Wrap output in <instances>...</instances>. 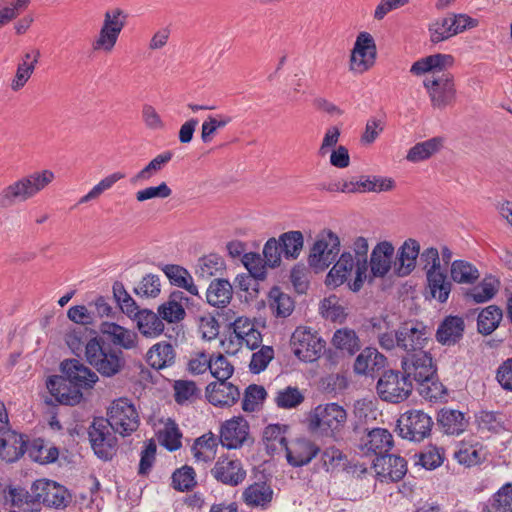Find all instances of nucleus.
I'll return each instance as SVG.
<instances>
[{
    "label": "nucleus",
    "mask_w": 512,
    "mask_h": 512,
    "mask_svg": "<svg viewBox=\"0 0 512 512\" xmlns=\"http://www.w3.org/2000/svg\"><path fill=\"white\" fill-rule=\"evenodd\" d=\"M172 485L174 489L184 492L196 485L195 471L190 466H183L172 474Z\"/></svg>",
    "instance_id": "338daca9"
},
{
    "label": "nucleus",
    "mask_w": 512,
    "mask_h": 512,
    "mask_svg": "<svg viewBox=\"0 0 512 512\" xmlns=\"http://www.w3.org/2000/svg\"><path fill=\"white\" fill-rule=\"evenodd\" d=\"M400 367L416 385L432 380L438 370L437 360L432 354H401Z\"/></svg>",
    "instance_id": "1a4fd4ad"
},
{
    "label": "nucleus",
    "mask_w": 512,
    "mask_h": 512,
    "mask_svg": "<svg viewBox=\"0 0 512 512\" xmlns=\"http://www.w3.org/2000/svg\"><path fill=\"white\" fill-rule=\"evenodd\" d=\"M356 268V263L351 253L344 252L338 261L334 264L326 277L327 285L338 287L347 281L352 269Z\"/></svg>",
    "instance_id": "f704fd0d"
},
{
    "label": "nucleus",
    "mask_w": 512,
    "mask_h": 512,
    "mask_svg": "<svg viewBox=\"0 0 512 512\" xmlns=\"http://www.w3.org/2000/svg\"><path fill=\"white\" fill-rule=\"evenodd\" d=\"M287 427L280 424H270L265 427L262 441L269 454L285 451L288 443L286 438Z\"/></svg>",
    "instance_id": "72a5a7b5"
},
{
    "label": "nucleus",
    "mask_w": 512,
    "mask_h": 512,
    "mask_svg": "<svg viewBox=\"0 0 512 512\" xmlns=\"http://www.w3.org/2000/svg\"><path fill=\"white\" fill-rule=\"evenodd\" d=\"M426 277L431 296L441 303L446 302L452 287L447 275L443 271L439 270L427 273Z\"/></svg>",
    "instance_id": "79ce46f5"
},
{
    "label": "nucleus",
    "mask_w": 512,
    "mask_h": 512,
    "mask_svg": "<svg viewBox=\"0 0 512 512\" xmlns=\"http://www.w3.org/2000/svg\"><path fill=\"white\" fill-rule=\"evenodd\" d=\"M374 469L381 481H400L407 472V463L404 458L396 455H383L376 457Z\"/></svg>",
    "instance_id": "412c9836"
},
{
    "label": "nucleus",
    "mask_w": 512,
    "mask_h": 512,
    "mask_svg": "<svg viewBox=\"0 0 512 512\" xmlns=\"http://www.w3.org/2000/svg\"><path fill=\"white\" fill-rule=\"evenodd\" d=\"M210 374L219 381H228L234 373V366L226 359L223 354H217L210 357Z\"/></svg>",
    "instance_id": "e2e57ef3"
},
{
    "label": "nucleus",
    "mask_w": 512,
    "mask_h": 512,
    "mask_svg": "<svg viewBox=\"0 0 512 512\" xmlns=\"http://www.w3.org/2000/svg\"><path fill=\"white\" fill-rule=\"evenodd\" d=\"M377 46L373 36L366 31L360 32L355 39L348 59V70L360 76L370 71L376 64Z\"/></svg>",
    "instance_id": "0eeeda50"
},
{
    "label": "nucleus",
    "mask_w": 512,
    "mask_h": 512,
    "mask_svg": "<svg viewBox=\"0 0 512 512\" xmlns=\"http://www.w3.org/2000/svg\"><path fill=\"white\" fill-rule=\"evenodd\" d=\"M369 250L368 241L366 238L360 236L353 242V251L356 254V270L355 278L353 281L348 282L350 290L358 292L368 277L367 253Z\"/></svg>",
    "instance_id": "bb28decb"
},
{
    "label": "nucleus",
    "mask_w": 512,
    "mask_h": 512,
    "mask_svg": "<svg viewBox=\"0 0 512 512\" xmlns=\"http://www.w3.org/2000/svg\"><path fill=\"white\" fill-rule=\"evenodd\" d=\"M419 394L426 400L438 401L447 394L445 386L439 381L438 374L432 380L417 384Z\"/></svg>",
    "instance_id": "69168bd1"
},
{
    "label": "nucleus",
    "mask_w": 512,
    "mask_h": 512,
    "mask_svg": "<svg viewBox=\"0 0 512 512\" xmlns=\"http://www.w3.org/2000/svg\"><path fill=\"white\" fill-rule=\"evenodd\" d=\"M88 361L96 370L104 376H113L124 365V360L119 354H89Z\"/></svg>",
    "instance_id": "ea45409f"
},
{
    "label": "nucleus",
    "mask_w": 512,
    "mask_h": 512,
    "mask_svg": "<svg viewBox=\"0 0 512 512\" xmlns=\"http://www.w3.org/2000/svg\"><path fill=\"white\" fill-rule=\"evenodd\" d=\"M423 87L434 110L444 111L452 107L457 100L455 78L451 73L426 77L423 80Z\"/></svg>",
    "instance_id": "423d86ee"
},
{
    "label": "nucleus",
    "mask_w": 512,
    "mask_h": 512,
    "mask_svg": "<svg viewBox=\"0 0 512 512\" xmlns=\"http://www.w3.org/2000/svg\"><path fill=\"white\" fill-rule=\"evenodd\" d=\"M131 319L136 320L139 331L145 336H156L163 332L164 324L159 314L151 310L137 309Z\"/></svg>",
    "instance_id": "c9c22d12"
},
{
    "label": "nucleus",
    "mask_w": 512,
    "mask_h": 512,
    "mask_svg": "<svg viewBox=\"0 0 512 512\" xmlns=\"http://www.w3.org/2000/svg\"><path fill=\"white\" fill-rule=\"evenodd\" d=\"M250 441V426L241 415L225 420L219 429V442L229 450L240 449Z\"/></svg>",
    "instance_id": "ddd939ff"
},
{
    "label": "nucleus",
    "mask_w": 512,
    "mask_h": 512,
    "mask_svg": "<svg viewBox=\"0 0 512 512\" xmlns=\"http://www.w3.org/2000/svg\"><path fill=\"white\" fill-rule=\"evenodd\" d=\"M211 474L217 481L230 486L239 485L246 477V471L240 460L232 459L228 456L218 458L211 470Z\"/></svg>",
    "instance_id": "6ab92c4d"
},
{
    "label": "nucleus",
    "mask_w": 512,
    "mask_h": 512,
    "mask_svg": "<svg viewBox=\"0 0 512 512\" xmlns=\"http://www.w3.org/2000/svg\"><path fill=\"white\" fill-rule=\"evenodd\" d=\"M490 507L492 512H512V482L504 484L494 493Z\"/></svg>",
    "instance_id": "0e129e2a"
},
{
    "label": "nucleus",
    "mask_w": 512,
    "mask_h": 512,
    "mask_svg": "<svg viewBox=\"0 0 512 512\" xmlns=\"http://www.w3.org/2000/svg\"><path fill=\"white\" fill-rule=\"evenodd\" d=\"M26 441L23 435L9 427L0 430V458L6 462L17 461L25 452Z\"/></svg>",
    "instance_id": "a878e982"
},
{
    "label": "nucleus",
    "mask_w": 512,
    "mask_h": 512,
    "mask_svg": "<svg viewBox=\"0 0 512 512\" xmlns=\"http://www.w3.org/2000/svg\"><path fill=\"white\" fill-rule=\"evenodd\" d=\"M269 307L276 317L286 318L294 310V301L279 287H273L268 294Z\"/></svg>",
    "instance_id": "a19ab883"
},
{
    "label": "nucleus",
    "mask_w": 512,
    "mask_h": 512,
    "mask_svg": "<svg viewBox=\"0 0 512 512\" xmlns=\"http://www.w3.org/2000/svg\"><path fill=\"white\" fill-rule=\"evenodd\" d=\"M320 448L311 440L298 438L287 445L286 459L293 467H301L309 464L319 453Z\"/></svg>",
    "instance_id": "5701e85b"
},
{
    "label": "nucleus",
    "mask_w": 512,
    "mask_h": 512,
    "mask_svg": "<svg viewBox=\"0 0 512 512\" xmlns=\"http://www.w3.org/2000/svg\"><path fill=\"white\" fill-rule=\"evenodd\" d=\"M393 447V436L384 428H374L370 430L362 439L360 449L365 454H375L383 456Z\"/></svg>",
    "instance_id": "393cba45"
},
{
    "label": "nucleus",
    "mask_w": 512,
    "mask_h": 512,
    "mask_svg": "<svg viewBox=\"0 0 512 512\" xmlns=\"http://www.w3.org/2000/svg\"><path fill=\"white\" fill-rule=\"evenodd\" d=\"M465 322L459 316H447L436 331V339L443 345H454L463 337Z\"/></svg>",
    "instance_id": "c756f323"
},
{
    "label": "nucleus",
    "mask_w": 512,
    "mask_h": 512,
    "mask_svg": "<svg viewBox=\"0 0 512 512\" xmlns=\"http://www.w3.org/2000/svg\"><path fill=\"white\" fill-rule=\"evenodd\" d=\"M106 416L109 427L122 437L130 436L140 424L139 413L135 405L126 397L113 400L107 408Z\"/></svg>",
    "instance_id": "39448f33"
},
{
    "label": "nucleus",
    "mask_w": 512,
    "mask_h": 512,
    "mask_svg": "<svg viewBox=\"0 0 512 512\" xmlns=\"http://www.w3.org/2000/svg\"><path fill=\"white\" fill-rule=\"evenodd\" d=\"M182 434L172 419L163 423V428L158 431V440L169 451H176L181 447Z\"/></svg>",
    "instance_id": "603ef678"
},
{
    "label": "nucleus",
    "mask_w": 512,
    "mask_h": 512,
    "mask_svg": "<svg viewBox=\"0 0 512 512\" xmlns=\"http://www.w3.org/2000/svg\"><path fill=\"white\" fill-rule=\"evenodd\" d=\"M395 248L389 241L379 242L370 255V271L367 279L371 282L374 278H384L392 267V259Z\"/></svg>",
    "instance_id": "aec40b11"
},
{
    "label": "nucleus",
    "mask_w": 512,
    "mask_h": 512,
    "mask_svg": "<svg viewBox=\"0 0 512 512\" xmlns=\"http://www.w3.org/2000/svg\"><path fill=\"white\" fill-rule=\"evenodd\" d=\"M278 241L287 259H297L304 245V237L301 231L285 232L279 236Z\"/></svg>",
    "instance_id": "8fccbe9b"
},
{
    "label": "nucleus",
    "mask_w": 512,
    "mask_h": 512,
    "mask_svg": "<svg viewBox=\"0 0 512 512\" xmlns=\"http://www.w3.org/2000/svg\"><path fill=\"white\" fill-rule=\"evenodd\" d=\"M452 279L459 284H474L480 277L476 266L465 260H455L450 269Z\"/></svg>",
    "instance_id": "c03bdc74"
},
{
    "label": "nucleus",
    "mask_w": 512,
    "mask_h": 512,
    "mask_svg": "<svg viewBox=\"0 0 512 512\" xmlns=\"http://www.w3.org/2000/svg\"><path fill=\"white\" fill-rule=\"evenodd\" d=\"M125 178L122 172H114L101 179L86 195L79 199V204H85L97 199L104 191L113 187L115 183Z\"/></svg>",
    "instance_id": "052dcab7"
},
{
    "label": "nucleus",
    "mask_w": 512,
    "mask_h": 512,
    "mask_svg": "<svg viewBox=\"0 0 512 512\" xmlns=\"http://www.w3.org/2000/svg\"><path fill=\"white\" fill-rule=\"evenodd\" d=\"M163 272L173 285L187 290L192 295H198V288L187 269L179 265L169 264L163 268Z\"/></svg>",
    "instance_id": "37998d69"
},
{
    "label": "nucleus",
    "mask_w": 512,
    "mask_h": 512,
    "mask_svg": "<svg viewBox=\"0 0 512 512\" xmlns=\"http://www.w3.org/2000/svg\"><path fill=\"white\" fill-rule=\"evenodd\" d=\"M347 422V412L337 403L317 405L309 414L308 427L313 432L335 437Z\"/></svg>",
    "instance_id": "20e7f679"
},
{
    "label": "nucleus",
    "mask_w": 512,
    "mask_h": 512,
    "mask_svg": "<svg viewBox=\"0 0 512 512\" xmlns=\"http://www.w3.org/2000/svg\"><path fill=\"white\" fill-rule=\"evenodd\" d=\"M376 389L382 400L396 404L410 397L413 392V384L405 373L388 370L379 378Z\"/></svg>",
    "instance_id": "6e6552de"
},
{
    "label": "nucleus",
    "mask_w": 512,
    "mask_h": 512,
    "mask_svg": "<svg viewBox=\"0 0 512 512\" xmlns=\"http://www.w3.org/2000/svg\"><path fill=\"white\" fill-rule=\"evenodd\" d=\"M180 294L182 293H173L167 302L158 307V314L161 320L175 323L184 319L185 309L177 300Z\"/></svg>",
    "instance_id": "6e6d98bb"
},
{
    "label": "nucleus",
    "mask_w": 512,
    "mask_h": 512,
    "mask_svg": "<svg viewBox=\"0 0 512 512\" xmlns=\"http://www.w3.org/2000/svg\"><path fill=\"white\" fill-rule=\"evenodd\" d=\"M32 498L39 508L44 504L53 508H65L69 502V494L65 487L47 479H38L31 485Z\"/></svg>",
    "instance_id": "f8f14e48"
},
{
    "label": "nucleus",
    "mask_w": 512,
    "mask_h": 512,
    "mask_svg": "<svg viewBox=\"0 0 512 512\" xmlns=\"http://www.w3.org/2000/svg\"><path fill=\"white\" fill-rule=\"evenodd\" d=\"M232 295V285L228 280L215 279L207 289L206 298L212 306L225 307L232 299Z\"/></svg>",
    "instance_id": "58836bf2"
},
{
    "label": "nucleus",
    "mask_w": 512,
    "mask_h": 512,
    "mask_svg": "<svg viewBox=\"0 0 512 512\" xmlns=\"http://www.w3.org/2000/svg\"><path fill=\"white\" fill-rule=\"evenodd\" d=\"M432 418L422 410H410L398 419L400 435L411 441H422L431 433Z\"/></svg>",
    "instance_id": "9b49d317"
},
{
    "label": "nucleus",
    "mask_w": 512,
    "mask_h": 512,
    "mask_svg": "<svg viewBox=\"0 0 512 512\" xmlns=\"http://www.w3.org/2000/svg\"><path fill=\"white\" fill-rule=\"evenodd\" d=\"M128 15L119 7L108 9L98 33L91 41V50L96 54H111L117 45L120 34L126 26Z\"/></svg>",
    "instance_id": "7ed1b4c3"
},
{
    "label": "nucleus",
    "mask_w": 512,
    "mask_h": 512,
    "mask_svg": "<svg viewBox=\"0 0 512 512\" xmlns=\"http://www.w3.org/2000/svg\"><path fill=\"white\" fill-rule=\"evenodd\" d=\"M172 157L173 153L171 151H165L157 155L131 178V183L136 184L138 182L148 181L160 172L164 166L171 161Z\"/></svg>",
    "instance_id": "49530a36"
},
{
    "label": "nucleus",
    "mask_w": 512,
    "mask_h": 512,
    "mask_svg": "<svg viewBox=\"0 0 512 512\" xmlns=\"http://www.w3.org/2000/svg\"><path fill=\"white\" fill-rule=\"evenodd\" d=\"M205 398L215 407L229 408L240 399V390L231 382L216 380L205 387Z\"/></svg>",
    "instance_id": "a211bd4d"
},
{
    "label": "nucleus",
    "mask_w": 512,
    "mask_h": 512,
    "mask_svg": "<svg viewBox=\"0 0 512 512\" xmlns=\"http://www.w3.org/2000/svg\"><path fill=\"white\" fill-rule=\"evenodd\" d=\"M273 491L265 483L249 485L243 492L244 502L248 506H264L272 500Z\"/></svg>",
    "instance_id": "de8ad7c7"
},
{
    "label": "nucleus",
    "mask_w": 512,
    "mask_h": 512,
    "mask_svg": "<svg viewBox=\"0 0 512 512\" xmlns=\"http://www.w3.org/2000/svg\"><path fill=\"white\" fill-rule=\"evenodd\" d=\"M502 310L496 305H490L484 308L478 315L477 326L481 334H491L502 320Z\"/></svg>",
    "instance_id": "09e8293b"
},
{
    "label": "nucleus",
    "mask_w": 512,
    "mask_h": 512,
    "mask_svg": "<svg viewBox=\"0 0 512 512\" xmlns=\"http://www.w3.org/2000/svg\"><path fill=\"white\" fill-rule=\"evenodd\" d=\"M232 121L228 115L219 114L217 116H208L201 126V139L204 143H209L218 129L224 128Z\"/></svg>",
    "instance_id": "680f3d73"
},
{
    "label": "nucleus",
    "mask_w": 512,
    "mask_h": 512,
    "mask_svg": "<svg viewBox=\"0 0 512 512\" xmlns=\"http://www.w3.org/2000/svg\"><path fill=\"white\" fill-rule=\"evenodd\" d=\"M174 399L177 404L185 405L200 397V389L192 380H176L173 383Z\"/></svg>",
    "instance_id": "864d4df0"
},
{
    "label": "nucleus",
    "mask_w": 512,
    "mask_h": 512,
    "mask_svg": "<svg viewBox=\"0 0 512 512\" xmlns=\"http://www.w3.org/2000/svg\"><path fill=\"white\" fill-rule=\"evenodd\" d=\"M64 341L72 352L81 351L83 348L85 352H104L103 339L96 330L86 326L69 329L65 333Z\"/></svg>",
    "instance_id": "2eb2a0df"
},
{
    "label": "nucleus",
    "mask_w": 512,
    "mask_h": 512,
    "mask_svg": "<svg viewBox=\"0 0 512 512\" xmlns=\"http://www.w3.org/2000/svg\"><path fill=\"white\" fill-rule=\"evenodd\" d=\"M486 453L481 444L462 443L459 450L455 453V458L459 464L466 467H472L485 460Z\"/></svg>",
    "instance_id": "a18cd8bd"
},
{
    "label": "nucleus",
    "mask_w": 512,
    "mask_h": 512,
    "mask_svg": "<svg viewBox=\"0 0 512 512\" xmlns=\"http://www.w3.org/2000/svg\"><path fill=\"white\" fill-rule=\"evenodd\" d=\"M99 333L103 339V344L107 341L124 350H132L137 347V333L115 322H102L99 326Z\"/></svg>",
    "instance_id": "f3484780"
},
{
    "label": "nucleus",
    "mask_w": 512,
    "mask_h": 512,
    "mask_svg": "<svg viewBox=\"0 0 512 512\" xmlns=\"http://www.w3.org/2000/svg\"><path fill=\"white\" fill-rule=\"evenodd\" d=\"M242 263L255 279L264 280L266 277L265 260L259 253L249 252L245 253L242 257Z\"/></svg>",
    "instance_id": "774afa93"
},
{
    "label": "nucleus",
    "mask_w": 512,
    "mask_h": 512,
    "mask_svg": "<svg viewBox=\"0 0 512 512\" xmlns=\"http://www.w3.org/2000/svg\"><path fill=\"white\" fill-rule=\"evenodd\" d=\"M397 347L406 352L422 350L430 340V331L422 323L405 324L396 332Z\"/></svg>",
    "instance_id": "dca6fc26"
},
{
    "label": "nucleus",
    "mask_w": 512,
    "mask_h": 512,
    "mask_svg": "<svg viewBox=\"0 0 512 512\" xmlns=\"http://www.w3.org/2000/svg\"><path fill=\"white\" fill-rule=\"evenodd\" d=\"M39 57L40 51L37 49L32 52H27L22 56L20 62L17 64L15 75L9 84L13 92H19L28 83L34 73Z\"/></svg>",
    "instance_id": "cd10ccee"
},
{
    "label": "nucleus",
    "mask_w": 512,
    "mask_h": 512,
    "mask_svg": "<svg viewBox=\"0 0 512 512\" xmlns=\"http://www.w3.org/2000/svg\"><path fill=\"white\" fill-rule=\"evenodd\" d=\"M453 64L454 57L452 55L437 53L415 61L410 67V73L414 76H422L426 73L440 72L452 67Z\"/></svg>",
    "instance_id": "c85d7f7f"
},
{
    "label": "nucleus",
    "mask_w": 512,
    "mask_h": 512,
    "mask_svg": "<svg viewBox=\"0 0 512 512\" xmlns=\"http://www.w3.org/2000/svg\"><path fill=\"white\" fill-rule=\"evenodd\" d=\"M430 40L433 43H440L455 36L452 17H442L429 25Z\"/></svg>",
    "instance_id": "13d9d810"
},
{
    "label": "nucleus",
    "mask_w": 512,
    "mask_h": 512,
    "mask_svg": "<svg viewBox=\"0 0 512 512\" xmlns=\"http://www.w3.org/2000/svg\"><path fill=\"white\" fill-rule=\"evenodd\" d=\"M60 375H51L45 385L50 395L61 405L75 406L91 391L99 378L77 359H65L59 366Z\"/></svg>",
    "instance_id": "f257e3e1"
},
{
    "label": "nucleus",
    "mask_w": 512,
    "mask_h": 512,
    "mask_svg": "<svg viewBox=\"0 0 512 512\" xmlns=\"http://www.w3.org/2000/svg\"><path fill=\"white\" fill-rule=\"evenodd\" d=\"M444 146L442 137H433L412 146L406 155V160L411 163H418L428 160L437 154Z\"/></svg>",
    "instance_id": "473e14b6"
},
{
    "label": "nucleus",
    "mask_w": 512,
    "mask_h": 512,
    "mask_svg": "<svg viewBox=\"0 0 512 512\" xmlns=\"http://www.w3.org/2000/svg\"><path fill=\"white\" fill-rule=\"evenodd\" d=\"M438 423L446 434L459 435L467 428L468 419L459 410L442 409L438 415Z\"/></svg>",
    "instance_id": "2f4dec72"
},
{
    "label": "nucleus",
    "mask_w": 512,
    "mask_h": 512,
    "mask_svg": "<svg viewBox=\"0 0 512 512\" xmlns=\"http://www.w3.org/2000/svg\"><path fill=\"white\" fill-rule=\"evenodd\" d=\"M266 396L267 392L263 386L257 384L249 385L244 391L242 409L245 412L258 410L262 406Z\"/></svg>",
    "instance_id": "bf43d9fd"
},
{
    "label": "nucleus",
    "mask_w": 512,
    "mask_h": 512,
    "mask_svg": "<svg viewBox=\"0 0 512 512\" xmlns=\"http://www.w3.org/2000/svg\"><path fill=\"white\" fill-rule=\"evenodd\" d=\"M91 447L98 458L110 460L117 453V439L103 419L95 420L89 429Z\"/></svg>",
    "instance_id": "4468645a"
},
{
    "label": "nucleus",
    "mask_w": 512,
    "mask_h": 512,
    "mask_svg": "<svg viewBox=\"0 0 512 512\" xmlns=\"http://www.w3.org/2000/svg\"><path fill=\"white\" fill-rule=\"evenodd\" d=\"M4 500L11 506L17 507L24 512H39L36 507L34 498H32V490L26 491L21 487L8 486L4 490Z\"/></svg>",
    "instance_id": "e433bc0d"
},
{
    "label": "nucleus",
    "mask_w": 512,
    "mask_h": 512,
    "mask_svg": "<svg viewBox=\"0 0 512 512\" xmlns=\"http://www.w3.org/2000/svg\"><path fill=\"white\" fill-rule=\"evenodd\" d=\"M333 346L343 352H355L360 349L356 332L349 328L336 330L332 338Z\"/></svg>",
    "instance_id": "4d7b16f0"
},
{
    "label": "nucleus",
    "mask_w": 512,
    "mask_h": 512,
    "mask_svg": "<svg viewBox=\"0 0 512 512\" xmlns=\"http://www.w3.org/2000/svg\"><path fill=\"white\" fill-rule=\"evenodd\" d=\"M387 366L384 354H358L354 362V372L358 375L373 376Z\"/></svg>",
    "instance_id": "4c0bfd02"
},
{
    "label": "nucleus",
    "mask_w": 512,
    "mask_h": 512,
    "mask_svg": "<svg viewBox=\"0 0 512 512\" xmlns=\"http://www.w3.org/2000/svg\"><path fill=\"white\" fill-rule=\"evenodd\" d=\"M420 253V243L414 238L406 239L398 248L394 262L397 276H408L415 268Z\"/></svg>",
    "instance_id": "4be33fe9"
},
{
    "label": "nucleus",
    "mask_w": 512,
    "mask_h": 512,
    "mask_svg": "<svg viewBox=\"0 0 512 512\" xmlns=\"http://www.w3.org/2000/svg\"><path fill=\"white\" fill-rule=\"evenodd\" d=\"M30 458L40 464H48L57 460L59 456L58 449L45 442L43 439H36L28 450Z\"/></svg>",
    "instance_id": "3c124183"
},
{
    "label": "nucleus",
    "mask_w": 512,
    "mask_h": 512,
    "mask_svg": "<svg viewBox=\"0 0 512 512\" xmlns=\"http://www.w3.org/2000/svg\"><path fill=\"white\" fill-rule=\"evenodd\" d=\"M340 252V239L332 231L324 232L313 244L309 257V265L323 271L336 259Z\"/></svg>",
    "instance_id": "9d476101"
},
{
    "label": "nucleus",
    "mask_w": 512,
    "mask_h": 512,
    "mask_svg": "<svg viewBox=\"0 0 512 512\" xmlns=\"http://www.w3.org/2000/svg\"><path fill=\"white\" fill-rule=\"evenodd\" d=\"M290 345L292 352H322L326 342L311 328L299 326L291 336Z\"/></svg>",
    "instance_id": "b1692460"
},
{
    "label": "nucleus",
    "mask_w": 512,
    "mask_h": 512,
    "mask_svg": "<svg viewBox=\"0 0 512 512\" xmlns=\"http://www.w3.org/2000/svg\"><path fill=\"white\" fill-rule=\"evenodd\" d=\"M55 180L50 169L34 171L11 182L0 191V208H9L36 197Z\"/></svg>",
    "instance_id": "f03ea898"
},
{
    "label": "nucleus",
    "mask_w": 512,
    "mask_h": 512,
    "mask_svg": "<svg viewBox=\"0 0 512 512\" xmlns=\"http://www.w3.org/2000/svg\"><path fill=\"white\" fill-rule=\"evenodd\" d=\"M224 268L225 263L221 256L209 254L198 260L196 274L203 279H209L212 276L221 274Z\"/></svg>",
    "instance_id": "5fc2aeb1"
},
{
    "label": "nucleus",
    "mask_w": 512,
    "mask_h": 512,
    "mask_svg": "<svg viewBox=\"0 0 512 512\" xmlns=\"http://www.w3.org/2000/svg\"><path fill=\"white\" fill-rule=\"evenodd\" d=\"M500 285L497 277L486 275L481 282L465 293V297L476 304L488 302L498 293Z\"/></svg>",
    "instance_id": "7c9ffc66"
}]
</instances>
